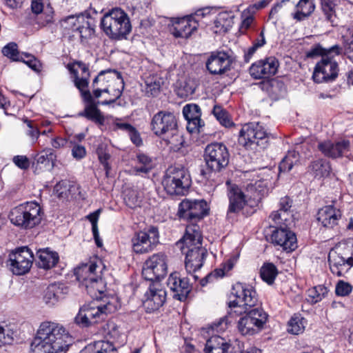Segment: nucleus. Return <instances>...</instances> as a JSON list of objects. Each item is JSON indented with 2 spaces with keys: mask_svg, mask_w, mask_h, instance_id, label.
<instances>
[{
  "mask_svg": "<svg viewBox=\"0 0 353 353\" xmlns=\"http://www.w3.org/2000/svg\"><path fill=\"white\" fill-rule=\"evenodd\" d=\"M232 294L235 297L229 303L232 312L245 314L238 322L239 332L242 335L254 334L268 320V314L262 308H252L258 302L256 291L252 287L236 283L232 288Z\"/></svg>",
  "mask_w": 353,
  "mask_h": 353,
  "instance_id": "f257e3e1",
  "label": "nucleus"
},
{
  "mask_svg": "<svg viewBox=\"0 0 353 353\" xmlns=\"http://www.w3.org/2000/svg\"><path fill=\"white\" fill-rule=\"evenodd\" d=\"M71 343V336L62 325L45 321L41 323L30 350L32 353H65Z\"/></svg>",
  "mask_w": 353,
  "mask_h": 353,
  "instance_id": "f03ea898",
  "label": "nucleus"
},
{
  "mask_svg": "<svg viewBox=\"0 0 353 353\" xmlns=\"http://www.w3.org/2000/svg\"><path fill=\"white\" fill-rule=\"evenodd\" d=\"M201 242L202 236L199 227L197 225H188L183 239L179 243L182 245L181 249L185 254V270L194 281L199 279L196 272L203 266L208 254Z\"/></svg>",
  "mask_w": 353,
  "mask_h": 353,
  "instance_id": "7ed1b4c3",
  "label": "nucleus"
},
{
  "mask_svg": "<svg viewBox=\"0 0 353 353\" xmlns=\"http://www.w3.org/2000/svg\"><path fill=\"white\" fill-rule=\"evenodd\" d=\"M339 46H333L329 49L321 48V46H316V48L307 52L308 58H314L317 56L321 57V60L316 63L313 73V79L316 83L332 81L338 75V64L333 60L335 55L340 53Z\"/></svg>",
  "mask_w": 353,
  "mask_h": 353,
  "instance_id": "20e7f679",
  "label": "nucleus"
},
{
  "mask_svg": "<svg viewBox=\"0 0 353 353\" xmlns=\"http://www.w3.org/2000/svg\"><path fill=\"white\" fill-rule=\"evenodd\" d=\"M100 26L107 37L115 41L126 39L132 30L128 14L120 8L107 12L101 19Z\"/></svg>",
  "mask_w": 353,
  "mask_h": 353,
  "instance_id": "39448f33",
  "label": "nucleus"
},
{
  "mask_svg": "<svg viewBox=\"0 0 353 353\" xmlns=\"http://www.w3.org/2000/svg\"><path fill=\"white\" fill-rule=\"evenodd\" d=\"M102 263L90 261L74 269V274L79 285L84 287L88 293L98 299L105 290L104 281L101 277Z\"/></svg>",
  "mask_w": 353,
  "mask_h": 353,
  "instance_id": "423d86ee",
  "label": "nucleus"
},
{
  "mask_svg": "<svg viewBox=\"0 0 353 353\" xmlns=\"http://www.w3.org/2000/svg\"><path fill=\"white\" fill-rule=\"evenodd\" d=\"M229 206L228 213H239L247 204L252 208L257 206L262 199V194L254 185L247 187L245 192L236 184L227 182Z\"/></svg>",
  "mask_w": 353,
  "mask_h": 353,
  "instance_id": "0eeeda50",
  "label": "nucleus"
},
{
  "mask_svg": "<svg viewBox=\"0 0 353 353\" xmlns=\"http://www.w3.org/2000/svg\"><path fill=\"white\" fill-rule=\"evenodd\" d=\"M11 223L21 229H31L41 223V208L36 202H27L14 208L10 212Z\"/></svg>",
  "mask_w": 353,
  "mask_h": 353,
  "instance_id": "6e6552de",
  "label": "nucleus"
},
{
  "mask_svg": "<svg viewBox=\"0 0 353 353\" xmlns=\"http://www.w3.org/2000/svg\"><path fill=\"white\" fill-rule=\"evenodd\" d=\"M162 185L168 194L183 196L190 188V176L185 168L172 166L166 170Z\"/></svg>",
  "mask_w": 353,
  "mask_h": 353,
  "instance_id": "1a4fd4ad",
  "label": "nucleus"
},
{
  "mask_svg": "<svg viewBox=\"0 0 353 353\" xmlns=\"http://www.w3.org/2000/svg\"><path fill=\"white\" fill-rule=\"evenodd\" d=\"M116 310L115 305L108 299L103 303H93V305H83L80 308L74 321L81 327H88L103 320L107 314L115 312Z\"/></svg>",
  "mask_w": 353,
  "mask_h": 353,
  "instance_id": "9d476101",
  "label": "nucleus"
},
{
  "mask_svg": "<svg viewBox=\"0 0 353 353\" xmlns=\"http://www.w3.org/2000/svg\"><path fill=\"white\" fill-rule=\"evenodd\" d=\"M62 26L72 30V37H79L81 43L88 42L94 35V19L88 13L68 16L63 21Z\"/></svg>",
  "mask_w": 353,
  "mask_h": 353,
  "instance_id": "9b49d317",
  "label": "nucleus"
},
{
  "mask_svg": "<svg viewBox=\"0 0 353 353\" xmlns=\"http://www.w3.org/2000/svg\"><path fill=\"white\" fill-rule=\"evenodd\" d=\"M239 142L247 149L265 148L268 134L259 123H248L243 125L239 132Z\"/></svg>",
  "mask_w": 353,
  "mask_h": 353,
  "instance_id": "f8f14e48",
  "label": "nucleus"
},
{
  "mask_svg": "<svg viewBox=\"0 0 353 353\" xmlns=\"http://www.w3.org/2000/svg\"><path fill=\"white\" fill-rule=\"evenodd\" d=\"M206 201L201 200L184 199L179 206L178 215L180 219L190 221V225L201 220L208 214Z\"/></svg>",
  "mask_w": 353,
  "mask_h": 353,
  "instance_id": "ddd939ff",
  "label": "nucleus"
},
{
  "mask_svg": "<svg viewBox=\"0 0 353 353\" xmlns=\"http://www.w3.org/2000/svg\"><path fill=\"white\" fill-rule=\"evenodd\" d=\"M230 154L225 145L213 143L208 145L205 150V161L209 169L219 172L229 163Z\"/></svg>",
  "mask_w": 353,
  "mask_h": 353,
  "instance_id": "4468645a",
  "label": "nucleus"
},
{
  "mask_svg": "<svg viewBox=\"0 0 353 353\" xmlns=\"http://www.w3.org/2000/svg\"><path fill=\"white\" fill-rule=\"evenodd\" d=\"M168 272V258L161 252L152 254L145 261L143 270V277L150 281L160 280Z\"/></svg>",
  "mask_w": 353,
  "mask_h": 353,
  "instance_id": "2eb2a0df",
  "label": "nucleus"
},
{
  "mask_svg": "<svg viewBox=\"0 0 353 353\" xmlns=\"http://www.w3.org/2000/svg\"><path fill=\"white\" fill-rule=\"evenodd\" d=\"M108 86L113 96L120 98L123 88L124 81L119 72L108 69L101 71L93 81V86Z\"/></svg>",
  "mask_w": 353,
  "mask_h": 353,
  "instance_id": "dca6fc26",
  "label": "nucleus"
},
{
  "mask_svg": "<svg viewBox=\"0 0 353 353\" xmlns=\"http://www.w3.org/2000/svg\"><path fill=\"white\" fill-rule=\"evenodd\" d=\"M159 231L154 227L147 231H140L132 239V249L137 254L152 251L159 243Z\"/></svg>",
  "mask_w": 353,
  "mask_h": 353,
  "instance_id": "f3484780",
  "label": "nucleus"
},
{
  "mask_svg": "<svg viewBox=\"0 0 353 353\" xmlns=\"http://www.w3.org/2000/svg\"><path fill=\"white\" fill-rule=\"evenodd\" d=\"M33 260V254L28 247L19 248L10 254V270L14 274H25L30 270Z\"/></svg>",
  "mask_w": 353,
  "mask_h": 353,
  "instance_id": "a211bd4d",
  "label": "nucleus"
},
{
  "mask_svg": "<svg viewBox=\"0 0 353 353\" xmlns=\"http://www.w3.org/2000/svg\"><path fill=\"white\" fill-rule=\"evenodd\" d=\"M151 130L158 137H165L170 132H174L177 121L174 114L167 111H159L151 121Z\"/></svg>",
  "mask_w": 353,
  "mask_h": 353,
  "instance_id": "6ab92c4d",
  "label": "nucleus"
},
{
  "mask_svg": "<svg viewBox=\"0 0 353 353\" xmlns=\"http://www.w3.org/2000/svg\"><path fill=\"white\" fill-rule=\"evenodd\" d=\"M279 65L278 60L274 57H270L252 63L249 72L255 79L268 78L276 73Z\"/></svg>",
  "mask_w": 353,
  "mask_h": 353,
  "instance_id": "aec40b11",
  "label": "nucleus"
},
{
  "mask_svg": "<svg viewBox=\"0 0 353 353\" xmlns=\"http://www.w3.org/2000/svg\"><path fill=\"white\" fill-rule=\"evenodd\" d=\"M199 26L194 17L186 15L174 20L172 33L176 38L189 39L197 32Z\"/></svg>",
  "mask_w": 353,
  "mask_h": 353,
  "instance_id": "412c9836",
  "label": "nucleus"
},
{
  "mask_svg": "<svg viewBox=\"0 0 353 353\" xmlns=\"http://www.w3.org/2000/svg\"><path fill=\"white\" fill-rule=\"evenodd\" d=\"M272 243L286 252H292L297 247L296 236L287 227L277 228L271 235Z\"/></svg>",
  "mask_w": 353,
  "mask_h": 353,
  "instance_id": "4be33fe9",
  "label": "nucleus"
},
{
  "mask_svg": "<svg viewBox=\"0 0 353 353\" xmlns=\"http://www.w3.org/2000/svg\"><path fill=\"white\" fill-rule=\"evenodd\" d=\"M167 285L173 292V297L179 301L185 300L191 291L190 279L181 278L179 272H175L170 275Z\"/></svg>",
  "mask_w": 353,
  "mask_h": 353,
  "instance_id": "5701e85b",
  "label": "nucleus"
},
{
  "mask_svg": "<svg viewBox=\"0 0 353 353\" xmlns=\"http://www.w3.org/2000/svg\"><path fill=\"white\" fill-rule=\"evenodd\" d=\"M232 61L224 52H212L206 61V68L212 74H222L230 70Z\"/></svg>",
  "mask_w": 353,
  "mask_h": 353,
  "instance_id": "b1692460",
  "label": "nucleus"
},
{
  "mask_svg": "<svg viewBox=\"0 0 353 353\" xmlns=\"http://www.w3.org/2000/svg\"><path fill=\"white\" fill-rule=\"evenodd\" d=\"M17 46H4L2 53L4 56L14 61H23L31 69L39 72L41 70V63L31 54L26 52L20 53Z\"/></svg>",
  "mask_w": 353,
  "mask_h": 353,
  "instance_id": "393cba45",
  "label": "nucleus"
},
{
  "mask_svg": "<svg viewBox=\"0 0 353 353\" xmlns=\"http://www.w3.org/2000/svg\"><path fill=\"white\" fill-rule=\"evenodd\" d=\"M318 149L321 153L329 158L336 159L345 154L350 149V141L343 140L336 143L331 141H324L319 142Z\"/></svg>",
  "mask_w": 353,
  "mask_h": 353,
  "instance_id": "a878e982",
  "label": "nucleus"
},
{
  "mask_svg": "<svg viewBox=\"0 0 353 353\" xmlns=\"http://www.w3.org/2000/svg\"><path fill=\"white\" fill-rule=\"evenodd\" d=\"M144 304L148 310L154 311L161 307L165 301L166 292L160 288L158 283L150 285L149 290L145 293Z\"/></svg>",
  "mask_w": 353,
  "mask_h": 353,
  "instance_id": "bb28decb",
  "label": "nucleus"
},
{
  "mask_svg": "<svg viewBox=\"0 0 353 353\" xmlns=\"http://www.w3.org/2000/svg\"><path fill=\"white\" fill-rule=\"evenodd\" d=\"M183 114L188 121L187 130L192 133L199 132L204 123L201 119V112L196 104H187L183 107Z\"/></svg>",
  "mask_w": 353,
  "mask_h": 353,
  "instance_id": "cd10ccee",
  "label": "nucleus"
},
{
  "mask_svg": "<svg viewBox=\"0 0 353 353\" xmlns=\"http://www.w3.org/2000/svg\"><path fill=\"white\" fill-rule=\"evenodd\" d=\"M328 262L332 274L342 276L353 266V254L351 257L345 259L335 252H330L328 256Z\"/></svg>",
  "mask_w": 353,
  "mask_h": 353,
  "instance_id": "c85d7f7f",
  "label": "nucleus"
},
{
  "mask_svg": "<svg viewBox=\"0 0 353 353\" xmlns=\"http://www.w3.org/2000/svg\"><path fill=\"white\" fill-rule=\"evenodd\" d=\"M68 292L67 287L62 284L52 283L43 292V301L49 307L57 304Z\"/></svg>",
  "mask_w": 353,
  "mask_h": 353,
  "instance_id": "c756f323",
  "label": "nucleus"
},
{
  "mask_svg": "<svg viewBox=\"0 0 353 353\" xmlns=\"http://www.w3.org/2000/svg\"><path fill=\"white\" fill-rule=\"evenodd\" d=\"M341 216L340 210L330 205L323 207L319 210L317 220L323 227L332 228L337 224Z\"/></svg>",
  "mask_w": 353,
  "mask_h": 353,
  "instance_id": "7c9ffc66",
  "label": "nucleus"
},
{
  "mask_svg": "<svg viewBox=\"0 0 353 353\" xmlns=\"http://www.w3.org/2000/svg\"><path fill=\"white\" fill-rule=\"evenodd\" d=\"M267 3L265 1H261L256 3L248 6L241 13V23L239 28V32L241 34H245L254 21V14L257 10L265 8Z\"/></svg>",
  "mask_w": 353,
  "mask_h": 353,
  "instance_id": "2f4dec72",
  "label": "nucleus"
},
{
  "mask_svg": "<svg viewBox=\"0 0 353 353\" xmlns=\"http://www.w3.org/2000/svg\"><path fill=\"white\" fill-rule=\"evenodd\" d=\"M231 350L236 351L234 347H232L223 338L219 336L210 338L204 349L205 353H230Z\"/></svg>",
  "mask_w": 353,
  "mask_h": 353,
  "instance_id": "473e14b6",
  "label": "nucleus"
},
{
  "mask_svg": "<svg viewBox=\"0 0 353 353\" xmlns=\"http://www.w3.org/2000/svg\"><path fill=\"white\" fill-rule=\"evenodd\" d=\"M37 255L38 266L44 270H50L54 268L59 260L58 253L50 250L49 248L39 250Z\"/></svg>",
  "mask_w": 353,
  "mask_h": 353,
  "instance_id": "72a5a7b5",
  "label": "nucleus"
},
{
  "mask_svg": "<svg viewBox=\"0 0 353 353\" xmlns=\"http://www.w3.org/2000/svg\"><path fill=\"white\" fill-rule=\"evenodd\" d=\"M234 14L232 12H220L214 21V32L216 34L228 32L234 24Z\"/></svg>",
  "mask_w": 353,
  "mask_h": 353,
  "instance_id": "f704fd0d",
  "label": "nucleus"
},
{
  "mask_svg": "<svg viewBox=\"0 0 353 353\" xmlns=\"http://www.w3.org/2000/svg\"><path fill=\"white\" fill-rule=\"evenodd\" d=\"M68 69L74 75V84L81 92L84 100L88 103H92V96L89 90H85L89 84V78L80 77L79 70L75 69L74 65L68 64Z\"/></svg>",
  "mask_w": 353,
  "mask_h": 353,
  "instance_id": "c9c22d12",
  "label": "nucleus"
},
{
  "mask_svg": "<svg viewBox=\"0 0 353 353\" xmlns=\"http://www.w3.org/2000/svg\"><path fill=\"white\" fill-rule=\"evenodd\" d=\"M297 11L293 14V18L302 21L309 17L315 10L314 0H299L296 4Z\"/></svg>",
  "mask_w": 353,
  "mask_h": 353,
  "instance_id": "e433bc0d",
  "label": "nucleus"
},
{
  "mask_svg": "<svg viewBox=\"0 0 353 353\" xmlns=\"http://www.w3.org/2000/svg\"><path fill=\"white\" fill-rule=\"evenodd\" d=\"M234 267V262L229 259L226 263L222 264L221 267L214 270L212 272L208 274L205 278L201 280V285L204 286L208 282L212 281L213 278H222L230 271Z\"/></svg>",
  "mask_w": 353,
  "mask_h": 353,
  "instance_id": "4c0bfd02",
  "label": "nucleus"
},
{
  "mask_svg": "<svg viewBox=\"0 0 353 353\" xmlns=\"http://www.w3.org/2000/svg\"><path fill=\"white\" fill-rule=\"evenodd\" d=\"M309 168L312 174L319 178L327 176L331 171L330 163L323 159L312 162Z\"/></svg>",
  "mask_w": 353,
  "mask_h": 353,
  "instance_id": "58836bf2",
  "label": "nucleus"
},
{
  "mask_svg": "<svg viewBox=\"0 0 353 353\" xmlns=\"http://www.w3.org/2000/svg\"><path fill=\"white\" fill-rule=\"evenodd\" d=\"M145 92L148 96L159 94L163 84V79L157 75L150 76L145 79Z\"/></svg>",
  "mask_w": 353,
  "mask_h": 353,
  "instance_id": "ea45409f",
  "label": "nucleus"
},
{
  "mask_svg": "<svg viewBox=\"0 0 353 353\" xmlns=\"http://www.w3.org/2000/svg\"><path fill=\"white\" fill-rule=\"evenodd\" d=\"M307 321L299 314H294L288 322V332L292 334H300L305 328Z\"/></svg>",
  "mask_w": 353,
  "mask_h": 353,
  "instance_id": "a19ab883",
  "label": "nucleus"
},
{
  "mask_svg": "<svg viewBox=\"0 0 353 353\" xmlns=\"http://www.w3.org/2000/svg\"><path fill=\"white\" fill-rule=\"evenodd\" d=\"M277 274V268L271 263H264L260 270V275L262 280L269 285L274 283Z\"/></svg>",
  "mask_w": 353,
  "mask_h": 353,
  "instance_id": "79ce46f5",
  "label": "nucleus"
},
{
  "mask_svg": "<svg viewBox=\"0 0 353 353\" xmlns=\"http://www.w3.org/2000/svg\"><path fill=\"white\" fill-rule=\"evenodd\" d=\"M37 165H41L43 168L53 167L56 160V155L54 151L50 148L43 150L35 159Z\"/></svg>",
  "mask_w": 353,
  "mask_h": 353,
  "instance_id": "37998d69",
  "label": "nucleus"
},
{
  "mask_svg": "<svg viewBox=\"0 0 353 353\" xmlns=\"http://www.w3.org/2000/svg\"><path fill=\"white\" fill-rule=\"evenodd\" d=\"M212 112L221 125L225 128H230L234 125V123L231 120L228 112L221 105H215Z\"/></svg>",
  "mask_w": 353,
  "mask_h": 353,
  "instance_id": "c03bdc74",
  "label": "nucleus"
},
{
  "mask_svg": "<svg viewBox=\"0 0 353 353\" xmlns=\"http://www.w3.org/2000/svg\"><path fill=\"white\" fill-rule=\"evenodd\" d=\"M85 107L83 113H80V115L85 116L87 119L94 121L95 122L102 123L104 121L103 117L101 115L100 110L97 108V104L92 103Z\"/></svg>",
  "mask_w": 353,
  "mask_h": 353,
  "instance_id": "a18cd8bd",
  "label": "nucleus"
},
{
  "mask_svg": "<svg viewBox=\"0 0 353 353\" xmlns=\"http://www.w3.org/2000/svg\"><path fill=\"white\" fill-rule=\"evenodd\" d=\"M321 9L327 21L333 23L336 17L335 3L333 0H319Z\"/></svg>",
  "mask_w": 353,
  "mask_h": 353,
  "instance_id": "49530a36",
  "label": "nucleus"
},
{
  "mask_svg": "<svg viewBox=\"0 0 353 353\" xmlns=\"http://www.w3.org/2000/svg\"><path fill=\"white\" fill-rule=\"evenodd\" d=\"M137 162L139 165L134 168L137 172L148 173L154 165L152 159L144 154L137 155Z\"/></svg>",
  "mask_w": 353,
  "mask_h": 353,
  "instance_id": "de8ad7c7",
  "label": "nucleus"
},
{
  "mask_svg": "<svg viewBox=\"0 0 353 353\" xmlns=\"http://www.w3.org/2000/svg\"><path fill=\"white\" fill-rule=\"evenodd\" d=\"M168 144H170L174 149H179L184 143L183 136L179 132L178 128H175L174 132H170L165 137H162Z\"/></svg>",
  "mask_w": 353,
  "mask_h": 353,
  "instance_id": "09e8293b",
  "label": "nucleus"
},
{
  "mask_svg": "<svg viewBox=\"0 0 353 353\" xmlns=\"http://www.w3.org/2000/svg\"><path fill=\"white\" fill-rule=\"evenodd\" d=\"M329 290L324 285H319L315 286L307 291L309 297L313 303L321 301L323 298L327 296Z\"/></svg>",
  "mask_w": 353,
  "mask_h": 353,
  "instance_id": "8fccbe9b",
  "label": "nucleus"
},
{
  "mask_svg": "<svg viewBox=\"0 0 353 353\" xmlns=\"http://www.w3.org/2000/svg\"><path fill=\"white\" fill-rule=\"evenodd\" d=\"M97 154L100 163L103 165L105 170L106 175L108 176L109 171L111 168L108 161L110 159V154L107 150V146L104 144H100L97 148Z\"/></svg>",
  "mask_w": 353,
  "mask_h": 353,
  "instance_id": "3c124183",
  "label": "nucleus"
},
{
  "mask_svg": "<svg viewBox=\"0 0 353 353\" xmlns=\"http://www.w3.org/2000/svg\"><path fill=\"white\" fill-rule=\"evenodd\" d=\"M291 218V213L283 212V211L280 210L273 212L270 216V219L275 224L280 225V227H287Z\"/></svg>",
  "mask_w": 353,
  "mask_h": 353,
  "instance_id": "603ef678",
  "label": "nucleus"
},
{
  "mask_svg": "<svg viewBox=\"0 0 353 353\" xmlns=\"http://www.w3.org/2000/svg\"><path fill=\"white\" fill-rule=\"evenodd\" d=\"M296 158L295 152H288L279 164V171L281 172L290 171L294 165V163L296 161Z\"/></svg>",
  "mask_w": 353,
  "mask_h": 353,
  "instance_id": "864d4df0",
  "label": "nucleus"
},
{
  "mask_svg": "<svg viewBox=\"0 0 353 353\" xmlns=\"http://www.w3.org/2000/svg\"><path fill=\"white\" fill-rule=\"evenodd\" d=\"M105 335L108 340H112V341L118 340L120 336L118 326L114 322H108L105 324Z\"/></svg>",
  "mask_w": 353,
  "mask_h": 353,
  "instance_id": "5fc2aeb1",
  "label": "nucleus"
},
{
  "mask_svg": "<svg viewBox=\"0 0 353 353\" xmlns=\"http://www.w3.org/2000/svg\"><path fill=\"white\" fill-rule=\"evenodd\" d=\"M352 291V286L347 282L340 280L336 285L335 293L337 296H346Z\"/></svg>",
  "mask_w": 353,
  "mask_h": 353,
  "instance_id": "6e6d98bb",
  "label": "nucleus"
},
{
  "mask_svg": "<svg viewBox=\"0 0 353 353\" xmlns=\"http://www.w3.org/2000/svg\"><path fill=\"white\" fill-rule=\"evenodd\" d=\"M125 202L129 208H136L140 206L141 199L137 195L136 192L131 191L125 197Z\"/></svg>",
  "mask_w": 353,
  "mask_h": 353,
  "instance_id": "4d7b16f0",
  "label": "nucleus"
},
{
  "mask_svg": "<svg viewBox=\"0 0 353 353\" xmlns=\"http://www.w3.org/2000/svg\"><path fill=\"white\" fill-rule=\"evenodd\" d=\"M98 353H117V351L112 344V342L99 341Z\"/></svg>",
  "mask_w": 353,
  "mask_h": 353,
  "instance_id": "13d9d810",
  "label": "nucleus"
},
{
  "mask_svg": "<svg viewBox=\"0 0 353 353\" xmlns=\"http://www.w3.org/2000/svg\"><path fill=\"white\" fill-rule=\"evenodd\" d=\"M212 8L210 7L201 8L196 10L194 13L190 14L194 17V19H196L198 24L201 19L208 17L210 15Z\"/></svg>",
  "mask_w": 353,
  "mask_h": 353,
  "instance_id": "bf43d9fd",
  "label": "nucleus"
},
{
  "mask_svg": "<svg viewBox=\"0 0 353 353\" xmlns=\"http://www.w3.org/2000/svg\"><path fill=\"white\" fill-rule=\"evenodd\" d=\"M100 213H101V210L98 209L97 210L94 211V212H92L87 216V219L90 221V223L92 224V233H95V234H97V230H98L97 221H98Z\"/></svg>",
  "mask_w": 353,
  "mask_h": 353,
  "instance_id": "052dcab7",
  "label": "nucleus"
},
{
  "mask_svg": "<svg viewBox=\"0 0 353 353\" xmlns=\"http://www.w3.org/2000/svg\"><path fill=\"white\" fill-rule=\"evenodd\" d=\"M70 65H74L75 69L79 70V74L80 75V77L90 78L88 67L85 63L81 61H77Z\"/></svg>",
  "mask_w": 353,
  "mask_h": 353,
  "instance_id": "680f3d73",
  "label": "nucleus"
},
{
  "mask_svg": "<svg viewBox=\"0 0 353 353\" xmlns=\"http://www.w3.org/2000/svg\"><path fill=\"white\" fill-rule=\"evenodd\" d=\"M72 155L76 159H81L86 155V150L84 146L76 144L72 149Z\"/></svg>",
  "mask_w": 353,
  "mask_h": 353,
  "instance_id": "e2e57ef3",
  "label": "nucleus"
},
{
  "mask_svg": "<svg viewBox=\"0 0 353 353\" xmlns=\"http://www.w3.org/2000/svg\"><path fill=\"white\" fill-rule=\"evenodd\" d=\"M13 162L21 169L26 170L28 168L30 165L29 160L26 156H15L13 158Z\"/></svg>",
  "mask_w": 353,
  "mask_h": 353,
  "instance_id": "0e129e2a",
  "label": "nucleus"
},
{
  "mask_svg": "<svg viewBox=\"0 0 353 353\" xmlns=\"http://www.w3.org/2000/svg\"><path fill=\"white\" fill-rule=\"evenodd\" d=\"M12 341L13 339L8 332L6 333L4 327L0 325V347L7 344H10Z\"/></svg>",
  "mask_w": 353,
  "mask_h": 353,
  "instance_id": "69168bd1",
  "label": "nucleus"
},
{
  "mask_svg": "<svg viewBox=\"0 0 353 353\" xmlns=\"http://www.w3.org/2000/svg\"><path fill=\"white\" fill-rule=\"evenodd\" d=\"M292 207V200L288 196L281 198L279 202V209L278 210L283 212L291 213L290 210Z\"/></svg>",
  "mask_w": 353,
  "mask_h": 353,
  "instance_id": "338daca9",
  "label": "nucleus"
},
{
  "mask_svg": "<svg viewBox=\"0 0 353 353\" xmlns=\"http://www.w3.org/2000/svg\"><path fill=\"white\" fill-rule=\"evenodd\" d=\"M290 1V0H280L276 3L270 12V17H274L282 8L285 6Z\"/></svg>",
  "mask_w": 353,
  "mask_h": 353,
  "instance_id": "774afa93",
  "label": "nucleus"
}]
</instances>
